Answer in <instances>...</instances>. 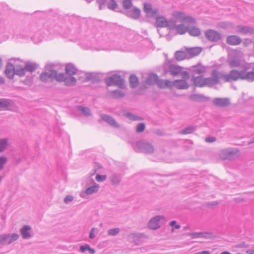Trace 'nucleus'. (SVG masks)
<instances>
[{"instance_id":"1","label":"nucleus","mask_w":254,"mask_h":254,"mask_svg":"<svg viewBox=\"0 0 254 254\" xmlns=\"http://www.w3.org/2000/svg\"><path fill=\"white\" fill-rule=\"evenodd\" d=\"M248 69L249 67L246 65L241 71L232 69L228 74H222L218 71L219 80L222 79L225 82H231L241 79L253 82L254 81V66L253 67L252 71H248Z\"/></svg>"},{"instance_id":"2","label":"nucleus","mask_w":254,"mask_h":254,"mask_svg":"<svg viewBox=\"0 0 254 254\" xmlns=\"http://www.w3.org/2000/svg\"><path fill=\"white\" fill-rule=\"evenodd\" d=\"M211 75V77L207 78H203L202 76L193 77L191 80L193 81L195 86L199 87L204 86L212 87L215 85L219 84L218 71L216 69L212 70Z\"/></svg>"},{"instance_id":"3","label":"nucleus","mask_w":254,"mask_h":254,"mask_svg":"<svg viewBox=\"0 0 254 254\" xmlns=\"http://www.w3.org/2000/svg\"><path fill=\"white\" fill-rule=\"evenodd\" d=\"M177 22L193 24L195 23V20L192 17L187 16L183 12L176 11L174 13L173 18L167 20V27L172 30L174 29Z\"/></svg>"},{"instance_id":"4","label":"nucleus","mask_w":254,"mask_h":254,"mask_svg":"<svg viewBox=\"0 0 254 254\" xmlns=\"http://www.w3.org/2000/svg\"><path fill=\"white\" fill-rule=\"evenodd\" d=\"M134 150L136 152L141 151L144 153L152 154L154 152V148L151 143L141 140L136 142Z\"/></svg>"},{"instance_id":"5","label":"nucleus","mask_w":254,"mask_h":254,"mask_svg":"<svg viewBox=\"0 0 254 254\" xmlns=\"http://www.w3.org/2000/svg\"><path fill=\"white\" fill-rule=\"evenodd\" d=\"M105 82L107 86L116 85L121 89L125 88V80L121 78L120 75L115 74L111 76L107 77L105 79Z\"/></svg>"},{"instance_id":"6","label":"nucleus","mask_w":254,"mask_h":254,"mask_svg":"<svg viewBox=\"0 0 254 254\" xmlns=\"http://www.w3.org/2000/svg\"><path fill=\"white\" fill-rule=\"evenodd\" d=\"M19 237L15 233L0 235V245H8L17 240Z\"/></svg>"},{"instance_id":"7","label":"nucleus","mask_w":254,"mask_h":254,"mask_svg":"<svg viewBox=\"0 0 254 254\" xmlns=\"http://www.w3.org/2000/svg\"><path fill=\"white\" fill-rule=\"evenodd\" d=\"M45 69L49 72H53V79H55L58 82L64 81L66 75L64 73H58L56 70L54 68V64H47Z\"/></svg>"},{"instance_id":"8","label":"nucleus","mask_w":254,"mask_h":254,"mask_svg":"<svg viewBox=\"0 0 254 254\" xmlns=\"http://www.w3.org/2000/svg\"><path fill=\"white\" fill-rule=\"evenodd\" d=\"M205 36L209 41L212 42H218L222 38V35L220 33L211 29L205 31Z\"/></svg>"},{"instance_id":"9","label":"nucleus","mask_w":254,"mask_h":254,"mask_svg":"<svg viewBox=\"0 0 254 254\" xmlns=\"http://www.w3.org/2000/svg\"><path fill=\"white\" fill-rule=\"evenodd\" d=\"M164 218L162 215H157L151 218L148 223V227L152 230H156L160 227L159 221Z\"/></svg>"},{"instance_id":"10","label":"nucleus","mask_w":254,"mask_h":254,"mask_svg":"<svg viewBox=\"0 0 254 254\" xmlns=\"http://www.w3.org/2000/svg\"><path fill=\"white\" fill-rule=\"evenodd\" d=\"M190 73L192 77H195L196 75L202 74L206 71V68L202 65L199 64L190 67L189 68Z\"/></svg>"},{"instance_id":"11","label":"nucleus","mask_w":254,"mask_h":254,"mask_svg":"<svg viewBox=\"0 0 254 254\" xmlns=\"http://www.w3.org/2000/svg\"><path fill=\"white\" fill-rule=\"evenodd\" d=\"M100 117L103 121L107 123L112 127L115 128H120V125L117 123L116 121L112 116L106 114H101L100 115Z\"/></svg>"},{"instance_id":"12","label":"nucleus","mask_w":254,"mask_h":254,"mask_svg":"<svg viewBox=\"0 0 254 254\" xmlns=\"http://www.w3.org/2000/svg\"><path fill=\"white\" fill-rule=\"evenodd\" d=\"M95 185L89 187L87 188L83 192L80 193V196L81 197H85L86 195H90L93 193H96L98 191L100 186L98 184L95 183Z\"/></svg>"},{"instance_id":"13","label":"nucleus","mask_w":254,"mask_h":254,"mask_svg":"<svg viewBox=\"0 0 254 254\" xmlns=\"http://www.w3.org/2000/svg\"><path fill=\"white\" fill-rule=\"evenodd\" d=\"M213 104L218 107H225L230 104V101L227 98H215L213 100Z\"/></svg>"},{"instance_id":"14","label":"nucleus","mask_w":254,"mask_h":254,"mask_svg":"<svg viewBox=\"0 0 254 254\" xmlns=\"http://www.w3.org/2000/svg\"><path fill=\"white\" fill-rule=\"evenodd\" d=\"M32 228L30 226L24 225L20 230L21 235L23 239H29L32 237Z\"/></svg>"},{"instance_id":"15","label":"nucleus","mask_w":254,"mask_h":254,"mask_svg":"<svg viewBox=\"0 0 254 254\" xmlns=\"http://www.w3.org/2000/svg\"><path fill=\"white\" fill-rule=\"evenodd\" d=\"M188 59L192 58L198 56L202 51V48L200 47L186 48Z\"/></svg>"},{"instance_id":"16","label":"nucleus","mask_w":254,"mask_h":254,"mask_svg":"<svg viewBox=\"0 0 254 254\" xmlns=\"http://www.w3.org/2000/svg\"><path fill=\"white\" fill-rule=\"evenodd\" d=\"M15 67L13 64L10 62L7 63L4 73L6 76L9 79H12L14 75Z\"/></svg>"},{"instance_id":"17","label":"nucleus","mask_w":254,"mask_h":254,"mask_svg":"<svg viewBox=\"0 0 254 254\" xmlns=\"http://www.w3.org/2000/svg\"><path fill=\"white\" fill-rule=\"evenodd\" d=\"M189 99L190 100L198 102H207L210 99L209 97H206L200 94H191L189 96Z\"/></svg>"},{"instance_id":"18","label":"nucleus","mask_w":254,"mask_h":254,"mask_svg":"<svg viewBox=\"0 0 254 254\" xmlns=\"http://www.w3.org/2000/svg\"><path fill=\"white\" fill-rule=\"evenodd\" d=\"M237 32L243 34H254V28L247 26L238 25Z\"/></svg>"},{"instance_id":"19","label":"nucleus","mask_w":254,"mask_h":254,"mask_svg":"<svg viewBox=\"0 0 254 254\" xmlns=\"http://www.w3.org/2000/svg\"><path fill=\"white\" fill-rule=\"evenodd\" d=\"M124 13L131 18L137 19L140 15V10L137 7H135L132 10L126 11Z\"/></svg>"},{"instance_id":"20","label":"nucleus","mask_w":254,"mask_h":254,"mask_svg":"<svg viewBox=\"0 0 254 254\" xmlns=\"http://www.w3.org/2000/svg\"><path fill=\"white\" fill-rule=\"evenodd\" d=\"M173 86H175L179 89H187L189 88V84L186 80H176L173 82Z\"/></svg>"},{"instance_id":"21","label":"nucleus","mask_w":254,"mask_h":254,"mask_svg":"<svg viewBox=\"0 0 254 254\" xmlns=\"http://www.w3.org/2000/svg\"><path fill=\"white\" fill-rule=\"evenodd\" d=\"M183 67H181L177 64H171L169 65V71L170 74L173 76H176L181 73L183 70Z\"/></svg>"},{"instance_id":"22","label":"nucleus","mask_w":254,"mask_h":254,"mask_svg":"<svg viewBox=\"0 0 254 254\" xmlns=\"http://www.w3.org/2000/svg\"><path fill=\"white\" fill-rule=\"evenodd\" d=\"M227 43L230 45H238L241 42V38L236 35L229 36L227 38Z\"/></svg>"},{"instance_id":"23","label":"nucleus","mask_w":254,"mask_h":254,"mask_svg":"<svg viewBox=\"0 0 254 254\" xmlns=\"http://www.w3.org/2000/svg\"><path fill=\"white\" fill-rule=\"evenodd\" d=\"M53 72H49L46 70V71L41 73L39 76L40 80L45 83L47 82L49 80L53 79Z\"/></svg>"},{"instance_id":"24","label":"nucleus","mask_w":254,"mask_h":254,"mask_svg":"<svg viewBox=\"0 0 254 254\" xmlns=\"http://www.w3.org/2000/svg\"><path fill=\"white\" fill-rule=\"evenodd\" d=\"M227 62L231 68L237 67L240 65V60L237 57L232 56L229 57Z\"/></svg>"},{"instance_id":"25","label":"nucleus","mask_w":254,"mask_h":254,"mask_svg":"<svg viewBox=\"0 0 254 254\" xmlns=\"http://www.w3.org/2000/svg\"><path fill=\"white\" fill-rule=\"evenodd\" d=\"M156 84L158 88L160 89L165 88L166 87L171 88L173 86V82L168 80H158Z\"/></svg>"},{"instance_id":"26","label":"nucleus","mask_w":254,"mask_h":254,"mask_svg":"<svg viewBox=\"0 0 254 254\" xmlns=\"http://www.w3.org/2000/svg\"><path fill=\"white\" fill-rule=\"evenodd\" d=\"M158 80V76L155 73L149 74L146 79V83L148 85H152L156 84Z\"/></svg>"},{"instance_id":"27","label":"nucleus","mask_w":254,"mask_h":254,"mask_svg":"<svg viewBox=\"0 0 254 254\" xmlns=\"http://www.w3.org/2000/svg\"><path fill=\"white\" fill-rule=\"evenodd\" d=\"M174 57L176 60L178 61H181L185 60V59H188L186 51H177L175 53Z\"/></svg>"},{"instance_id":"28","label":"nucleus","mask_w":254,"mask_h":254,"mask_svg":"<svg viewBox=\"0 0 254 254\" xmlns=\"http://www.w3.org/2000/svg\"><path fill=\"white\" fill-rule=\"evenodd\" d=\"M110 179L113 186H118L121 181L122 176L120 174H114Z\"/></svg>"},{"instance_id":"29","label":"nucleus","mask_w":254,"mask_h":254,"mask_svg":"<svg viewBox=\"0 0 254 254\" xmlns=\"http://www.w3.org/2000/svg\"><path fill=\"white\" fill-rule=\"evenodd\" d=\"M167 20L163 16H159L156 18V24L158 27H167Z\"/></svg>"},{"instance_id":"30","label":"nucleus","mask_w":254,"mask_h":254,"mask_svg":"<svg viewBox=\"0 0 254 254\" xmlns=\"http://www.w3.org/2000/svg\"><path fill=\"white\" fill-rule=\"evenodd\" d=\"M130 87L134 89L136 88L139 84V80L137 77L134 74H131L129 77Z\"/></svg>"},{"instance_id":"31","label":"nucleus","mask_w":254,"mask_h":254,"mask_svg":"<svg viewBox=\"0 0 254 254\" xmlns=\"http://www.w3.org/2000/svg\"><path fill=\"white\" fill-rule=\"evenodd\" d=\"M85 75L86 80H92L94 82H97L99 80V76L97 73L87 72Z\"/></svg>"},{"instance_id":"32","label":"nucleus","mask_w":254,"mask_h":254,"mask_svg":"<svg viewBox=\"0 0 254 254\" xmlns=\"http://www.w3.org/2000/svg\"><path fill=\"white\" fill-rule=\"evenodd\" d=\"M65 69L66 73L69 75H74L77 71V69L75 66L71 63H68L67 64Z\"/></svg>"},{"instance_id":"33","label":"nucleus","mask_w":254,"mask_h":254,"mask_svg":"<svg viewBox=\"0 0 254 254\" xmlns=\"http://www.w3.org/2000/svg\"><path fill=\"white\" fill-rule=\"evenodd\" d=\"M38 65L35 63L27 62L25 64V69L26 71L32 72L37 68Z\"/></svg>"},{"instance_id":"34","label":"nucleus","mask_w":254,"mask_h":254,"mask_svg":"<svg viewBox=\"0 0 254 254\" xmlns=\"http://www.w3.org/2000/svg\"><path fill=\"white\" fill-rule=\"evenodd\" d=\"M188 32L190 35L195 37L199 36L201 34L200 29L194 26H189Z\"/></svg>"},{"instance_id":"35","label":"nucleus","mask_w":254,"mask_h":254,"mask_svg":"<svg viewBox=\"0 0 254 254\" xmlns=\"http://www.w3.org/2000/svg\"><path fill=\"white\" fill-rule=\"evenodd\" d=\"M124 116L126 117L127 118L131 121H142L143 120V118L137 116L129 112H124Z\"/></svg>"},{"instance_id":"36","label":"nucleus","mask_w":254,"mask_h":254,"mask_svg":"<svg viewBox=\"0 0 254 254\" xmlns=\"http://www.w3.org/2000/svg\"><path fill=\"white\" fill-rule=\"evenodd\" d=\"M238 150H225L223 151L222 153L225 155L224 158L225 159H232L234 156L236 154Z\"/></svg>"},{"instance_id":"37","label":"nucleus","mask_w":254,"mask_h":254,"mask_svg":"<svg viewBox=\"0 0 254 254\" xmlns=\"http://www.w3.org/2000/svg\"><path fill=\"white\" fill-rule=\"evenodd\" d=\"M207 232H193L188 233L187 235L190 236L192 239H195L198 238H205L206 235L208 234Z\"/></svg>"},{"instance_id":"38","label":"nucleus","mask_w":254,"mask_h":254,"mask_svg":"<svg viewBox=\"0 0 254 254\" xmlns=\"http://www.w3.org/2000/svg\"><path fill=\"white\" fill-rule=\"evenodd\" d=\"M189 26L185 27L184 25L182 23L176 26L175 29H176L178 34L183 35L186 32H188Z\"/></svg>"},{"instance_id":"39","label":"nucleus","mask_w":254,"mask_h":254,"mask_svg":"<svg viewBox=\"0 0 254 254\" xmlns=\"http://www.w3.org/2000/svg\"><path fill=\"white\" fill-rule=\"evenodd\" d=\"M76 108L78 111L81 112L84 116L86 117L90 116L92 115L90 109L87 107L78 106L76 107Z\"/></svg>"},{"instance_id":"40","label":"nucleus","mask_w":254,"mask_h":254,"mask_svg":"<svg viewBox=\"0 0 254 254\" xmlns=\"http://www.w3.org/2000/svg\"><path fill=\"white\" fill-rule=\"evenodd\" d=\"M10 100L7 99H0V110L7 109L10 105Z\"/></svg>"},{"instance_id":"41","label":"nucleus","mask_w":254,"mask_h":254,"mask_svg":"<svg viewBox=\"0 0 254 254\" xmlns=\"http://www.w3.org/2000/svg\"><path fill=\"white\" fill-rule=\"evenodd\" d=\"M65 85L67 86H72L74 85L76 82V79L70 75V76L65 77V79L64 80Z\"/></svg>"},{"instance_id":"42","label":"nucleus","mask_w":254,"mask_h":254,"mask_svg":"<svg viewBox=\"0 0 254 254\" xmlns=\"http://www.w3.org/2000/svg\"><path fill=\"white\" fill-rule=\"evenodd\" d=\"M79 250L82 253H84L86 251H88L90 254H94L95 253V250L91 248L88 244L80 246Z\"/></svg>"},{"instance_id":"43","label":"nucleus","mask_w":254,"mask_h":254,"mask_svg":"<svg viewBox=\"0 0 254 254\" xmlns=\"http://www.w3.org/2000/svg\"><path fill=\"white\" fill-rule=\"evenodd\" d=\"M196 129V126H190L180 131V133L182 134H190L194 132Z\"/></svg>"},{"instance_id":"44","label":"nucleus","mask_w":254,"mask_h":254,"mask_svg":"<svg viewBox=\"0 0 254 254\" xmlns=\"http://www.w3.org/2000/svg\"><path fill=\"white\" fill-rule=\"evenodd\" d=\"M25 69L24 67L21 66H17L15 69L14 74L17 75L20 77L23 76L25 74Z\"/></svg>"},{"instance_id":"45","label":"nucleus","mask_w":254,"mask_h":254,"mask_svg":"<svg viewBox=\"0 0 254 254\" xmlns=\"http://www.w3.org/2000/svg\"><path fill=\"white\" fill-rule=\"evenodd\" d=\"M107 7L112 10L116 11L118 5L115 0H110L107 3Z\"/></svg>"},{"instance_id":"46","label":"nucleus","mask_w":254,"mask_h":254,"mask_svg":"<svg viewBox=\"0 0 254 254\" xmlns=\"http://www.w3.org/2000/svg\"><path fill=\"white\" fill-rule=\"evenodd\" d=\"M8 145V140L6 138L0 139V152H2Z\"/></svg>"},{"instance_id":"47","label":"nucleus","mask_w":254,"mask_h":254,"mask_svg":"<svg viewBox=\"0 0 254 254\" xmlns=\"http://www.w3.org/2000/svg\"><path fill=\"white\" fill-rule=\"evenodd\" d=\"M112 95L115 98H118L125 96L124 92L120 90H116L112 91Z\"/></svg>"},{"instance_id":"48","label":"nucleus","mask_w":254,"mask_h":254,"mask_svg":"<svg viewBox=\"0 0 254 254\" xmlns=\"http://www.w3.org/2000/svg\"><path fill=\"white\" fill-rule=\"evenodd\" d=\"M122 4L123 8L126 10L129 9L132 6V3L131 0H124Z\"/></svg>"},{"instance_id":"49","label":"nucleus","mask_w":254,"mask_h":254,"mask_svg":"<svg viewBox=\"0 0 254 254\" xmlns=\"http://www.w3.org/2000/svg\"><path fill=\"white\" fill-rule=\"evenodd\" d=\"M120 232V229L119 228L110 229L108 231V234L110 236H116Z\"/></svg>"},{"instance_id":"50","label":"nucleus","mask_w":254,"mask_h":254,"mask_svg":"<svg viewBox=\"0 0 254 254\" xmlns=\"http://www.w3.org/2000/svg\"><path fill=\"white\" fill-rule=\"evenodd\" d=\"M145 128V125L143 123H139L136 127V131L137 132H142Z\"/></svg>"},{"instance_id":"51","label":"nucleus","mask_w":254,"mask_h":254,"mask_svg":"<svg viewBox=\"0 0 254 254\" xmlns=\"http://www.w3.org/2000/svg\"><path fill=\"white\" fill-rule=\"evenodd\" d=\"M7 161V158L4 156L0 157V171H1Z\"/></svg>"},{"instance_id":"52","label":"nucleus","mask_w":254,"mask_h":254,"mask_svg":"<svg viewBox=\"0 0 254 254\" xmlns=\"http://www.w3.org/2000/svg\"><path fill=\"white\" fill-rule=\"evenodd\" d=\"M143 5V10L144 12L146 13V14H149V12L152 8V5L148 3H144Z\"/></svg>"},{"instance_id":"53","label":"nucleus","mask_w":254,"mask_h":254,"mask_svg":"<svg viewBox=\"0 0 254 254\" xmlns=\"http://www.w3.org/2000/svg\"><path fill=\"white\" fill-rule=\"evenodd\" d=\"M159 14L158 9L157 8H152L149 14L147 15L150 17H155Z\"/></svg>"},{"instance_id":"54","label":"nucleus","mask_w":254,"mask_h":254,"mask_svg":"<svg viewBox=\"0 0 254 254\" xmlns=\"http://www.w3.org/2000/svg\"><path fill=\"white\" fill-rule=\"evenodd\" d=\"M107 179L106 175H100L99 174H97L96 176V180L98 182H102L105 181Z\"/></svg>"},{"instance_id":"55","label":"nucleus","mask_w":254,"mask_h":254,"mask_svg":"<svg viewBox=\"0 0 254 254\" xmlns=\"http://www.w3.org/2000/svg\"><path fill=\"white\" fill-rule=\"evenodd\" d=\"M180 74L182 75L183 80L187 81L190 78L189 73L187 71H183L182 70Z\"/></svg>"},{"instance_id":"56","label":"nucleus","mask_w":254,"mask_h":254,"mask_svg":"<svg viewBox=\"0 0 254 254\" xmlns=\"http://www.w3.org/2000/svg\"><path fill=\"white\" fill-rule=\"evenodd\" d=\"M96 169H94L92 172H91L89 174H88V179H89V181L90 182L91 184H95V181L94 180L91 178L92 176H93V175H94L95 174V173H96Z\"/></svg>"},{"instance_id":"57","label":"nucleus","mask_w":254,"mask_h":254,"mask_svg":"<svg viewBox=\"0 0 254 254\" xmlns=\"http://www.w3.org/2000/svg\"><path fill=\"white\" fill-rule=\"evenodd\" d=\"M73 199V197L71 195H67L64 198V202L65 203H68L71 202Z\"/></svg>"},{"instance_id":"58","label":"nucleus","mask_w":254,"mask_h":254,"mask_svg":"<svg viewBox=\"0 0 254 254\" xmlns=\"http://www.w3.org/2000/svg\"><path fill=\"white\" fill-rule=\"evenodd\" d=\"M205 140L206 142L208 143H212L216 140V138L215 137H207L205 139Z\"/></svg>"},{"instance_id":"59","label":"nucleus","mask_w":254,"mask_h":254,"mask_svg":"<svg viewBox=\"0 0 254 254\" xmlns=\"http://www.w3.org/2000/svg\"><path fill=\"white\" fill-rule=\"evenodd\" d=\"M170 225L171 227L175 226V227L176 229H179L181 227V226L180 225L176 224V221L175 220H173V221H172L171 222H170Z\"/></svg>"},{"instance_id":"60","label":"nucleus","mask_w":254,"mask_h":254,"mask_svg":"<svg viewBox=\"0 0 254 254\" xmlns=\"http://www.w3.org/2000/svg\"><path fill=\"white\" fill-rule=\"evenodd\" d=\"M219 203V202H218L217 201H212V202H208L207 203L206 205H207V206H208L209 207H211L215 206V205L218 204Z\"/></svg>"},{"instance_id":"61","label":"nucleus","mask_w":254,"mask_h":254,"mask_svg":"<svg viewBox=\"0 0 254 254\" xmlns=\"http://www.w3.org/2000/svg\"><path fill=\"white\" fill-rule=\"evenodd\" d=\"M21 82L26 85H30L31 84L32 80L30 78H27L21 81Z\"/></svg>"},{"instance_id":"62","label":"nucleus","mask_w":254,"mask_h":254,"mask_svg":"<svg viewBox=\"0 0 254 254\" xmlns=\"http://www.w3.org/2000/svg\"><path fill=\"white\" fill-rule=\"evenodd\" d=\"M95 230L94 228H93L90 232L89 237L91 239H93L95 237V236L94 234V231Z\"/></svg>"},{"instance_id":"63","label":"nucleus","mask_w":254,"mask_h":254,"mask_svg":"<svg viewBox=\"0 0 254 254\" xmlns=\"http://www.w3.org/2000/svg\"><path fill=\"white\" fill-rule=\"evenodd\" d=\"M107 0H97V2L99 5H105Z\"/></svg>"},{"instance_id":"64","label":"nucleus","mask_w":254,"mask_h":254,"mask_svg":"<svg viewBox=\"0 0 254 254\" xmlns=\"http://www.w3.org/2000/svg\"><path fill=\"white\" fill-rule=\"evenodd\" d=\"M193 254H210V252L208 251H203Z\"/></svg>"}]
</instances>
